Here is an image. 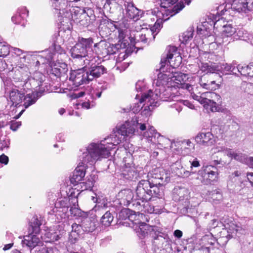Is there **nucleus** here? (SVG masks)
Here are the masks:
<instances>
[{
	"label": "nucleus",
	"mask_w": 253,
	"mask_h": 253,
	"mask_svg": "<svg viewBox=\"0 0 253 253\" xmlns=\"http://www.w3.org/2000/svg\"><path fill=\"white\" fill-rule=\"evenodd\" d=\"M134 126L126 122L119 128H116L110 137L105 138L99 144L91 143L86 148L85 151L79 156L81 161L76 168L70 178L71 182L74 184L81 181L85 175L87 164L93 165L102 158L109 157L110 151L121 142L124 141L126 137H131L135 132Z\"/></svg>",
	"instance_id": "f257e3e1"
},
{
	"label": "nucleus",
	"mask_w": 253,
	"mask_h": 253,
	"mask_svg": "<svg viewBox=\"0 0 253 253\" xmlns=\"http://www.w3.org/2000/svg\"><path fill=\"white\" fill-rule=\"evenodd\" d=\"M177 53V48L175 46H169L167 48V54L162 56L161 60V66L159 69L160 73L158 75L157 80V84L159 83V85L162 83V80L167 79L168 78H172L173 81H177L176 82L177 84L181 83L186 78V75L181 73L175 72L172 76L162 73L163 72H170V67L175 68L179 66L182 60V58L179 55H177L175 57V62L172 63V59L173 56Z\"/></svg>",
	"instance_id": "f03ea898"
},
{
	"label": "nucleus",
	"mask_w": 253,
	"mask_h": 253,
	"mask_svg": "<svg viewBox=\"0 0 253 253\" xmlns=\"http://www.w3.org/2000/svg\"><path fill=\"white\" fill-rule=\"evenodd\" d=\"M93 40L92 38H78V42L70 49L71 57L75 62H79L80 66H83V62L85 59L92 58L88 52L91 51Z\"/></svg>",
	"instance_id": "7ed1b4c3"
},
{
	"label": "nucleus",
	"mask_w": 253,
	"mask_h": 253,
	"mask_svg": "<svg viewBox=\"0 0 253 253\" xmlns=\"http://www.w3.org/2000/svg\"><path fill=\"white\" fill-rule=\"evenodd\" d=\"M160 89H156L154 92L152 90H149L147 93L143 94L139 100V104H141L144 102L145 103L143 106H140L139 103L135 104V106L132 108L133 112H139L144 108L143 112L147 115L150 114L151 111L154 107L157 106L159 98H161Z\"/></svg>",
	"instance_id": "20e7f679"
},
{
	"label": "nucleus",
	"mask_w": 253,
	"mask_h": 253,
	"mask_svg": "<svg viewBox=\"0 0 253 253\" xmlns=\"http://www.w3.org/2000/svg\"><path fill=\"white\" fill-rule=\"evenodd\" d=\"M24 90H19L13 89L9 93V99L12 105L16 107L20 103L23 102V106L25 108L35 103L37 100V94L32 92L25 95Z\"/></svg>",
	"instance_id": "39448f33"
},
{
	"label": "nucleus",
	"mask_w": 253,
	"mask_h": 253,
	"mask_svg": "<svg viewBox=\"0 0 253 253\" xmlns=\"http://www.w3.org/2000/svg\"><path fill=\"white\" fill-rule=\"evenodd\" d=\"M95 57L88 59H85L83 62V67L85 68L90 81L100 77L106 72V69L99 63H96Z\"/></svg>",
	"instance_id": "423d86ee"
},
{
	"label": "nucleus",
	"mask_w": 253,
	"mask_h": 253,
	"mask_svg": "<svg viewBox=\"0 0 253 253\" xmlns=\"http://www.w3.org/2000/svg\"><path fill=\"white\" fill-rule=\"evenodd\" d=\"M118 45H114L106 41H101L94 45V50L96 54L105 57L116 54L118 51Z\"/></svg>",
	"instance_id": "0eeeda50"
},
{
	"label": "nucleus",
	"mask_w": 253,
	"mask_h": 253,
	"mask_svg": "<svg viewBox=\"0 0 253 253\" xmlns=\"http://www.w3.org/2000/svg\"><path fill=\"white\" fill-rule=\"evenodd\" d=\"M81 67V68L74 70L70 74L69 80L75 87L88 84L91 81L85 68Z\"/></svg>",
	"instance_id": "6e6552de"
},
{
	"label": "nucleus",
	"mask_w": 253,
	"mask_h": 253,
	"mask_svg": "<svg viewBox=\"0 0 253 253\" xmlns=\"http://www.w3.org/2000/svg\"><path fill=\"white\" fill-rule=\"evenodd\" d=\"M173 198L175 201L181 202L187 210L191 209L193 207L189 201V191L184 187H175L173 190Z\"/></svg>",
	"instance_id": "1a4fd4ad"
},
{
	"label": "nucleus",
	"mask_w": 253,
	"mask_h": 253,
	"mask_svg": "<svg viewBox=\"0 0 253 253\" xmlns=\"http://www.w3.org/2000/svg\"><path fill=\"white\" fill-rule=\"evenodd\" d=\"M149 183L146 180L139 182L136 189V195L138 200L142 202H147L152 198V191L149 189Z\"/></svg>",
	"instance_id": "9d476101"
},
{
	"label": "nucleus",
	"mask_w": 253,
	"mask_h": 253,
	"mask_svg": "<svg viewBox=\"0 0 253 253\" xmlns=\"http://www.w3.org/2000/svg\"><path fill=\"white\" fill-rule=\"evenodd\" d=\"M154 245L160 250H171V240L166 233L157 232L153 236Z\"/></svg>",
	"instance_id": "9b49d317"
},
{
	"label": "nucleus",
	"mask_w": 253,
	"mask_h": 253,
	"mask_svg": "<svg viewBox=\"0 0 253 253\" xmlns=\"http://www.w3.org/2000/svg\"><path fill=\"white\" fill-rule=\"evenodd\" d=\"M231 10L238 13L253 10V0H230Z\"/></svg>",
	"instance_id": "f8f14e48"
},
{
	"label": "nucleus",
	"mask_w": 253,
	"mask_h": 253,
	"mask_svg": "<svg viewBox=\"0 0 253 253\" xmlns=\"http://www.w3.org/2000/svg\"><path fill=\"white\" fill-rule=\"evenodd\" d=\"M220 96L213 92H205L201 93V98L199 102L201 104L209 106L212 112L217 111L216 103L215 102V98L217 100L220 98Z\"/></svg>",
	"instance_id": "ddd939ff"
},
{
	"label": "nucleus",
	"mask_w": 253,
	"mask_h": 253,
	"mask_svg": "<svg viewBox=\"0 0 253 253\" xmlns=\"http://www.w3.org/2000/svg\"><path fill=\"white\" fill-rule=\"evenodd\" d=\"M44 76L39 72L35 73L34 77H29L27 80L24 82L23 86L24 90L36 89L42 85L44 81Z\"/></svg>",
	"instance_id": "4468645a"
},
{
	"label": "nucleus",
	"mask_w": 253,
	"mask_h": 253,
	"mask_svg": "<svg viewBox=\"0 0 253 253\" xmlns=\"http://www.w3.org/2000/svg\"><path fill=\"white\" fill-rule=\"evenodd\" d=\"M204 178L208 180L210 182L216 180L218 177V171L216 167L212 165L204 166L198 172Z\"/></svg>",
	"instance_id": "2eb2a0df"
},
{
	"label": "nucleus",
	"mask_w": 253,
	"mask_h": 253,
	"mask_svg": "<svg viewBox=\"0 0 253 253\" xmlns=\"http://www.w3.org/2000/svg\"><path fill=\"white\" fill-rule=\"evenodd\" d=\"M203 70L208 73H216L219 74L220 72L228 74L231 69L230 64L227 63H223L220 66L216 65L215 64L209 65L205 64L202 67Z\"/></svg>",
	"instance_id": "dca6fc26"
},
{
	"label": "nucleus",
	"mask_w": 253,
	"mask_h": 253,
	"mask_svg": "<svg viewBox=\"0 0 253 253\" xmlns=\"http://www.w3.org/2000/svg\"><path fill=\"white\" fill-rule=\"evenodd\" d=\"M124 6L126 17L133 19L134 21H136L141 16V11L136 7L132 2L126 1L124 3Z\"/></svg>",
	"instance_id": "f3484780"
},
{
	"label": "nucleus",
	"mask_w": 253,
	"mask_h": 253,
	"mask_svg": "<svg viewBox=\"0 0 253 253\" xmlns=\"http://www.w3.org/2000/svg\"><path fill=\"white\" fill-rule=\"evenodd\" d=\"M229 229L231 235L228 234L225 237H222L217 239V243L221 246H224L227 243L228 237L229 238L232 237L233 236V234H235L239 237L240 234H243L245 233V230L241 227L233 223L230 225Z\"/></svg>",
	"instance_id": "a211bd4d"
},
{
	"label": "nucleus",
	"mask_w": 253,
	"mask_h": 253,
	"mask_svg": "<svg viewBox=\"0 0 253 253\" xmlns=\"http://www.w3.org/2000/svg\"><path fill=\"white\" fill-rule=\"evenodd\" d=\"M213 153L211 156V159L214 165H221L224 166L225 162L222 160L221 156L227 155L228 148L225 147H216L213 149Z\"/></svg>",
	"instance_id": "6ab92c4d"
},
{
	"label": "nucleus",
	"mask_w": 253,
	"mask_h": 253,
	"mask_svg": "<svg viewBox=\"0 0 253 253\" xmlns=\"http://www.w3.org/2000/svg\"><path fill=\"white\" fill-rule=\"evenodd\" d=\"M117 198L120 205L128 206L133 202V193L129 189L122 190L118 193Z\"/></svg>",
	"instance_id": "aec40b11"
},
{
	"label": "nucleus",
	"mask_w": 253,
	"mask_h": 253,
	"mask_svg": "<svg viewBox=\"0 0 253 253\" xmlns=\"http://www.w3.org/2000/svg\"><path fill=\"white\" fill-rule=\"evenodd\" d=\"M195 140L199 144L205 146L212 145L215 142L212 134L210 132L198 133L195 138Z\"/></svg>",
	"instance_id": "412c9836"
},
{
	"label": "nucleus",
	"mask_w": 253,
	"mask_h": 253,
	"mask_svg": "<svg viewBox=\"0 0 253 253\" xmlns=\"http://www.w3.org/2000/svg\"><path fill=\"white\" fill-rule=\"evenodd\" d=\"M28 235L25 236L22 241L23 244L31 249H34L42 243L40 238L35 234L30 232Z\"/></svg>",
	"instance_id": "4be33fe9"
},
{
	"label": "nucleus",
	"mask_w": 253,
	"mask_h": 253,
	"mask_svg": "<svg viewBox=\"0 0 253 253\" xmlns=\"http://www.w3.org/2000/svg\"><path fill=\"white\" fill-rule=\"evenodd\" d=\"M115 28V26L112 22L103 21L99 27V34L102 38H106L111 35Z\"/></svg>",
	"instance_id": "5701e85b"
},
{
	"label": "nucleus",
	"mask_w": 253,
	"mask_h": 253,
	"mask_svg": "<svg viewBox=\"0 0 253 253\" xmlns=\"http://www.w3.org/2000/svg\"><path fill=\"white\" fill-rule=\"evenodd\" d=\"M16 76L18 80L21 82H25L30 77V72L28 66L26 64H21L16 67Z\"/></svg>",
	"instance_id": "b1692460"
},
{
	"label": "nucleus",
	"mask_w": 253,
	"mask_h": 253,
	"mask_svg": "<svg viewBox=\"0 0 253 253\" xmlns=\"http://www.w3.org/2000/svg\"><path fill=\"white\" fill-rule=\"evenodd\" d=\"M227 156L232 159H234L243 164H246L248 159V156L238 150L234 151L232 149L228 148Z\"/></svg>",
	"instance_id": "393cba45"
},
{
	"label": "nucleus",
	"mask_w": 253,
	"mask_h": 253,
	"mask_svg": "<svg viewBox=\"0 0 253 253\" xmlns=\"http://www.w3.org/2000/svg\"><path fill=\"white\" fill-rule=\"evenodd\" d=\"M148 176L149 178L147 181L151 184H160L162 183L163 180V177L161 175L159 169H155L154 171L149 173Z\"/></svg>",
	"instance_id": "a878e982"
},
{
	"label": "nucleus",
	"mask_w": 253,
	"mask_h": 253,
	"mask_svg": "<svg viewBox=\"0 0 253 253\" xmlns=\"http://www.w3.org/2000/svg\"><path fill=\"white\" fill-rule=\"evenodd\" d=\"M52 73L58 78L65 77L68 71L67 65L65 63L55 65L51 69Z\"/></svg>",
	"instance_id": "bb28decb"
},
{
	"label": "nucleus",
	"mask_w": 253,
	"mask_h": 253,
	"mask_svg": "<svg viewBox=\"0 0 253 253\" xmlns=\"http://www.w3.org/2000/svg\"><path fill=\"white\" fill-rule=\"evenodd\" d=\"M72 20L78 23L79 20L83 18H88L87 14L84 10L79 7H73L70 9Z\"/></svg>",
	"instance_id": "cd10ccee"
},
{
	"label": "nucleus",
	"mask_w": 253,
	"mask_h": 253,
	"mask_svg": "<svg viewBox=\"0 0 253 253\" xmlns=\"http://www.w3.org/2000/svg\"><path fill=\"white\" fill-rule=\"evenodd\" d=\"M122 175L125 179L132 181H135L139 177L138 171L134 168H126Z\"/></svg>",
	"instance_id": "c85d7f7f"
},
{
	"label": "nucleus",
	"mask_w": 253,
	"mask_h": 253,
	"mask_svg": "<svg viewBox=\"0 0 253 253\" xmlns=\"http://www.w3.org/2000/svg\"><path fill=\"white\" fill-rule=\"evenodd\" d=\"M183 87L186 89L190 93L191 97L194 100L199 102L201 98V94L198 87L186 84L183 85Z\"/></svg>",
	"instance_id": "c756f323"
},
{
	"label": "nucleus",
	"mask_w": 253,
	"mask_h": 253,
	"mask_svg": "<svg viewBox=\"0 0 253 253\" xmlns=\"http://www.w3.org/2000/svg\"><path fill=\"white\" fill-rule=\"evenodd\" d=\"M199 84L204 88L211 90H215L217 86L215 81L208 80L206 75H204L200 79Z\"/></svg>",
	"instance_id": "7c9ffc66"
},
{
	"label": "nucleus",
	"mask_w": 253,
	"mask_h": 253,
	"mask_svg": "<svg viewBox=\"0 0 253 253\" xmlns=\"http://www.w3.org/2000/svg\"><path fill=\"white\" fill-rule=\"evenodd\" d=\"M176 146L180 147L181 154L185 155L190 153L191 148L193 147V145L189 140H185L177 142Z\"/></svg>",
	"instance_id": "2f4dec72"
},
{
	"label": "nucleus",
	"mask_w": 253,
	"mask_h": 253,
	"mask_svg": "<svg viewBox=\"0 0 253 253\" xmlns=\"http://www.w3.org/2000/svg\"><path fill=\"white\" fill-rule=\"evenodd\" d=\"M150 184L149 188L151 189V191H152V197L155 196L159 198H162L164 195V189L163 183H160L158 185Z\"/></svg>",
	"instance_id": "473e14b6"
},
{
	"label": "nucleus",
	"mask_w": 253,
	"mask_h": 253,
	"mask_svg": "<svg viewBox=\"0 0 253 253\" xmlns=\"http://www.w3.org/2000/svg\"><path fill=\"white\" fill-rule=\"evenodd\" d=\"M46 242H55L58 241L61 237V234L59 231L55 232L52 230H49L45 232L44 234Z\"/></svg>",
	"instance_id": "72a5a7b5"
},
{
	"label": "nucleus",
	"mask_w": 253,
	"mask_h": 253,
	"mask_svg": "<svg viewBox=\"0 0 253 253\" xmlns=\"http://www.w3.org/2000/svg\"><path fill=\"white\" fill-rule=\"evenodd\" d=\"M225 12H229L230 11H228L225 9V7L223 5H220L217 7V12L215 15H214V14H213V22L214 24V27H215L216 25H218V23H220L221 21H222V18H220V16L223 15Z\"/></svg>",
	"instance_id": "f704fd0d"
},
{
	"label": "nucleus",
	"mask_w": 253,
	"mask_h": 253,
	"mask_svg": "<svg viewBox=\"0 0 253 253\" xmlns=\"http://www.w3.org/2000/svg\"><path fill=\"white\" fill-rule=\"evenodd\" d=\"M145 33L142 31L141 33H138L135 36V39L137 42H141L144 44H148L149 42L150 38L149 37L151 35V31H145Z\"/></svg>",
	"instance_id": "c9c22d12"
},
{
	"label": "nucleus",
	"mask_w": 253,
	"mask_h": 253,
	"mask_svg": "<svg viewBox=\"0 0 253 253\" xmlns=\"http://www.w3.org/2000/svg\"><path fill=\"white\" fill-rule=\"evenodd\" d=\"M81 225L84 232H90L94 229V223L88 218H85L82 220Z\"/></svg>",
	"instance_id": "e433bc0d"
},
{
	"label": "nucleus",
	"mask_w": 253,
	"mask_h": 253,
	"mask_svg": "<svg viewBox=\"0 0 253 253\" xmlns=\"http://www.w3.org/2000/svg\"><path fill=\"white\" fill-rule=\"evenodd\" d=\"M20 11V12L17 13L11 18L12 22L15 24L21 23V20L25 18V16L28 15V11H27L26 8H22Z\"/></svg>",
	"instance_id": "4c0bfd02"
},
{
	"label": "nucleus",
	"mask_w": 253,
	"mask_h": 253,
	"mask_svg": "<svg viewBox=\"0 0 253 253\" xmlns=\"http://www.w3.org/2000/svg\"><path fill=\"white\" fill-rule=\"evenodd\" d=\"M52 6L56 10H59V13L61 11L63 12L67 7V1L66 0H51Z\"/></svg>",
	"instance_id": "58836bf2"
},
{
	"label": "nucleus",
	"mask_w": 253,
	"mask_h": 253,
	"mask_svg": "<svg viewBox=\"0 0 253 253\" xmlns=\"http://www.w3.org/2000/svg\"><path fill=\"white\" fill-rule=\"evenodd\" d=\"M41 225V223L38 218L37 217H33L30 225L29 232H32L36 234H38L40 232Z\"/></svg>",
	"instance_id": "ea45409f"
},
{
	"label": "nucleus",
	"mask_w": 253,
	"mask_h": 253,
	"mask_svg": "<svg viewBox=\"0 0 253 253\" xmlns=\"http://www.w3.org/2000/svg\"><path fill=\"white\" fill-rule=\"evenodd\" d=\"M194 29L190 28L186 32H184L181 36H180V40L182 43L186 44L187 42L191 40L193 36Z\"/></svg>",
	"instance_id": "a19ab883"
},
{
	"label": "nucleus",
	"mask_w": 253,
	"mask_h": 253,
	"mask_svg": "<svg viewBox=\"0 0 253 253\" xmlns=\"http://www.w3.org/2000/svg\"><path fill=\"white\" fill-rule=\"evenodd\" d=\"M114 217L109 211H107L102 216L101 222L104 226H109L113 220Z\"/></svg>",
	"instance_id": "79ce46f5"
},
{
	"label": "nucleus",
	"mask_w": 253,
	"mask_h": 253,
	"mask_svg": "<svg viewBox=\"0 0 253 253\" xmlns=\"http://www.w3.org/2000/svg\"><path fill=\"white\" fill-rule=\"evenodd\" d=\"M223 28H224L223 34L227 37L232 36L236 32V28L233 27L231 24L223 25Z\"/></svg>",
	"instance_id": "37998d69"
},
{
	"label": "nucleus",
	"mask_w": 253,
	"mask_h": 253,
	"mask_svg": "<svg viewBox=\"0 0 253 253\" xmlns=\"http://www.w3.org/2000/svg\"><path fill=\"white\" fill-rule=\"evenodd\" d=\"M52 48L47 49L42 52V56H44L48 62H50L53 59L54 52L51 51Z\"/></svg>",
	"instance_id": "c03bdc74"
},
{
	"label": "nucleus",
	"mask_w": 253,
	"mask_h": 253,
	"mask_svg": "<svg viewBox=\"0 0 253 253\" xmlns=\"http://www.w3.org/2000/svg\"><path fill=\"white\" fill-rule=\"evenodd\" d=\"M9 53V47L4 42H0V57H5Z\"/></svg>",
	"instance_id": "a18cd8bd"
},
{
	"label": "nucleus",
	"mask_w": 253,
	"mask_h": 253,
	"mask_svg": "<svg viewBox=\"0 0 253 253\" xmlns=\"http://www.w3.org/2000/svg\"><path fill=\"white\" fill-rule=\"evenodd\" d=\"M185 7V5L183 1H180L176 5H174L172 8L170 9L171 13L172 15H174L179 11H180L184 7Z\"/></svg>",
	"instance_id": "49530a36"
},
{
	"label": "nucleus",
	"mask_w": 253,
	"mask_h": 253,
	"mask_svg": "<svg viewBox=\"0 0 253 253\" xmlns=\"http://www.w3.org/2000/svg\"><path fill=\"white\" fill-rule=\"evenodd\" d=\"M161 27V24L157 21L154 26L149 31H151V35L153 36V39L154 40L156 35L159 33Z\"/></svg>",
	"instance_id": "de8ad7c7"
},
{
	"label": "nucleus",
	"mask_w": 253,
	"mask_h": 253,
	"mask_svg": "<svg viewBox=\"0 0 253 253\" xmlns=\"http://www.w3.org/2000/svg\"><path fill=\"white\" fill-rule=\"evenodd\" d=\"M211 197L213 201H220L222 198V195L221 192L217 190H213L211 193Z\"/></svg>",
	"instance_id": "09e8293b"
},
{
	"label": "nucleus",
	"mask_w": 253,
	"mask_h": 253,
	"mask_svg": "<svg viewBox=\"0 0 253 253\" xmlns=\"http://www.w3.org/2000/svg\"><path fill=\"white\" fill-rule=\"evenodd\" d=\"M81 235L76 232L71 231L69 235V241L72 244H75L80 238Z\"/></svg>",
	"instance_id": "8fccbe9b"
},
{
	"label": "nucleus",
	"mask_w": 253,
	"mask_h": 253,
	"mask_svg": "<svg viewBox=\"0 0 253 253\" xmlns=\"http://www.w3.org/2000/svg\"><path fill=\"white\" fill-rule=\"evenodd\" d=\"M130 214V211L128 209H124L121 210L119 214V217L122 219H126L129 218Z\"/></svg>",
	"instance_id": "3c124183"
},
{
	"label": "nucleus",
	"mask_w": 253,
	"mask_h": 253,
	"mask_svg": "<svg viewBox=\"0 0 253 253\" xmlns=\"http://www.w3.org/2000/svg\"><path fill=\"white\" fill-rule=\"evenodd\" d=\"M70 212L72 215L74 216L80 217L83 216L82 211L77 207H71L70 209Z\"/></svg>",
	"instance_id": "603ef678"
},
{
	"label": "nucleus",
	"mask_w": 253,
	"mask_h": 253,
	"mask_svg": "<svg viewBox=\"0 0 253 253\" xmlns=\"http://www.w3.org/2000/svg\"><path fill=\"white\" fill-rule=\"evenodd\" d=\"M72 231L76 232L80 235H81L84 232L81 224H78L77 223H73L72 225Z\"/></svg>",
	"instance_id": "864d4df0"
},
{
	"label": "nucleus",
	"mask_w": 253,
	"mask_h": 253,
	"mask_svg": "<svg viewBox=\"0 0 253 253\" xmlns=\"http://www.w3.org/2000/svg\"><path fill=\"white\" fill-rule=\"evenodd\" d=\"M128 44L127 42L125 40H121V42H118V43L115 44L114 45L117 46L118 51L120 49L125 48Z\"/></svg>",
	"instance_id": "5fc2aeb1"
},
{
	"label": "nucleus",
	"mask_w": 253,
	"mask_h": 253,
	"mask_svg": "<svg viewBox=\"0 0 253 253\" xmlns=\"http://www.w3.org/2000/svg\"><path fill=\"white\" fill-rule=\"evenodd\" d=\"M52 40L53 43H60L62 42L61 39L59 38V32L54 33L52 36Z\"/></svg>",
	"instance_id": "6e6d98bb"
},
{
	"label": "nucleus",
	"mask_w": 253,
	"mask_h": 253,
	"mask_svg": "<svg viewBox=\"0 0 253 253\" xmlns=\"http://www.w3.org/2000/svg\"><path fill=\"white\" fill-rule=\"evenodd\" d=\"M87 17L88 18H83L80 19L77 23H79L84 27L88 26L89 24V17L88 15Z\"/></svg>",
	"instance_id": "4d7b16f0"
},
{
	"label": "nucleus",
	"mask_w": 253,
	"mask_h": 253,
	"mask_svg": "<svg viewBox=\"0 0 253 253\" xmlns=\"http://www.w3.org/2000/svg\"><path fill=\"white\" fill-rule=\"evenodd\" d=\"M59 44L57 43H53L54 52L62 54L64 52V50L61 48Z\"/></svg>",
	"instance_id": "13d9d810"
},
{
	"label": "nucleus",
	"mask_w": 253,
	"mask_h": 253,
	"mask_svg": "<svg viewBox=\"0 0 253 253\" xmlns=\"http://www.w3.org/2000/svg\"><path fill=\"white\" fill-rule=\"evenodd\" d=\"M239 69L240 70V73L242 75L247 76V74H248V65H239Z\"/></svg>",
	"instance_id": "bf43d9fd"
},
{
	"label": "nucleus",
	"mask_w": 253,
	"mask_h": 253,
	"mask_svg": "<svg viewBox=\"0 0 253 253\" xmlns=\"http://www.w3.org/2000/svg\"><path fill=\"white\" fill-rule=\"evenodd\" d=\"M191 174V172L189 171L186 170L182 168L180 170L179 174H177L179 176L182 177H188Z\"/></svg>",
	"instance_id": "052dcab7"
},
{
	"label": "nucleus",
	"mask_w": 253,
	"mask_h": 253,
	"mask_svg": "<svg viewBox=\"0 0 253 253\" xmlns=\"http://www.w3.org/2000/svg\"><path fill=\"white\" fill-rule=\"evenodd\" d=\"M21 125L20 122H11L10 125V129L15 131Z\"/></svg>",
	"instance_id": "680f3d73"
},
{
	"label": "nucleus",
	"mask_w": 253,
	"mask_h": 253,
	"mask_svg": "<svg viewBox=\"0 0 253 253\" xmlns=\"http://www.w3.org/2000/svg\"><path fill=\"white\" fill-rule=\"evenodd\" d=\"M141 226L142 227H140L139 230L142 233V236H145L146 234L148 233L146 230H148V226L145 223H143Z\"/></svg>",
	"instance_id": "e2e57ef3"
},
{
	"label": "nucleus",
	"mask_w": 253,
	"mask_h": 253,
	"mask_svg": "<svg viewBox=\"0 0 253 253\" xmlns=\"http://www.w3.org/2000/svg\"><path fill=\"white\" fill-rule=\"evenodd\" d=\"M247 73V76L252 77L253 76V62L248 65Z\"/></svg>",
	"instance_id": "0e129e2a"
},
{
	"label": "nucleus",
	"mask_w": 253,
	"mask_h": 253,
	"mask_svg": "<svg viewBox=\"0 0 253 253\" xmlns=\"http://www.w3.org/2000/svg\"><path fill=\"white\" fill-rule=\"evenodd\" d=\"M0 163L1 164H4V165L7 164L8 163V157L4 154L0 155Z\"/></svg>",
	"instance_id": "69168bd1"
},
{
	"label": "nucleus",
	"mask_w": 253,
	"mask_h": 253,
	"mask_svg": "<svg viewBox=\"0 0 253 253\" xmlns=\"http://www.w3.org/2000/svg\"><path fill=\"white\" fill-rule=\"evenodd\" d=\"M245 164L250 168H253V157H248Z\"/></svg>",
	"instance_id": "338daca9"
},
{
	"label": "nucleus",
	"mask_w": 253,
	"mask_h": 253,
	"mask_svg": "<svg viewBox=\"0 0 253 253\" xmlns=\"http://www.w3.org/2000/svg\"><path fill=\"white\" fill-rule=\"evenodd\" d=\"M47 253H58L59 251L55 247L47 248Z\"/></svg>",
	"instance_id": "774afa93"
}]
</instances>
